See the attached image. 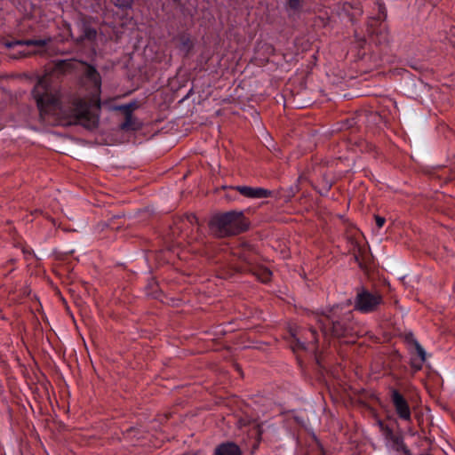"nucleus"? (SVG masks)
Listing matches in <instances>:
<instances>
[{"label":"nucleus","mask_w":455,"mask_h":455,"mask_svg":"<svg viewBox=\"0 0 455 455\" xmlns=\"http://www.w3.org/2000/svg\"><path fill=\"white\" fill-rule=\"evenodd\" d=\"M232 190L238 191L242 196L249 198H266L272 195V191L262 188H251L246 186H237L231 188Z\"/></svg>","instance_id":"6e6552de"},{"label":"nucleus","mask_w":455,"mask_h":455,"mask_svg":"<svg viewBox=\"0 0 455 455\" xmlns=\"http://www.w3.org/2000/svg\"><path fill=\"white\" fill-rule=\"evenodd\" d=\"M391 401L398 416L403 419L409 420L411 419L409 403L398 390H391Z\"/></svg>","instance_id":"423d86ee"},{"label":"nucleus","mask_w":455,"mask_h":455,"mask_svg":"<svg viewBox=\"0 0 455 455\" xmlns=\"http://www.w3.org/2000/svg\"><path fill=\"white\" fill-rule=\"evenodd\" d=\"M25 40H13V44L16 45H24Z\"/></svg>","instance_id":"bb28decb"},{"label":"nucleus","mask_w":455,"mask_h":455,"mask_svg":"<svg viewBox=\"0 0 455 455\" xmlns=\"http://www.w3.org/2000/svg\"><path fill=\"white\" fill-rule=\"evenodd\" d=\"M3 44L6 47V48H12L15 46V44H13V41H9V40H4L3 41Z\"/></svg>","instance_id":"393cba45"},{"label":"nucleus","mask_w":455,"mask_h":455,"mask_svg":"<svg viewBox=\"0 0 455 455\" xmlns=\"http://www.w3.org/2000/svg\"><path fill=\"white\" fill-rule=\"evenodd\" d=\"M80 65L84 67V77L100 93L101 76L99 71L94 66L85 61H80ZM100 108L101 102L99 94H97L95 99H91L90 100L81 98L74 99L72 106L68 111L60 110L61 116L60 117L59 124L62 125L79 124L87 130H94L99 126V112Z\"/></svg>","instance_id":"f257e3e1"},{"label":"nucleus","mask_w":455,"mask_h":455,"mask_svg":"<svg viewBox=\"0 0 455 455\" xmlns=\"http://www.w3.org/2000/svg\"><path fill=\"white\" fill-rule=\"evenodd\" d=\"M315 362L320 368H324L323 365V358L321 355H315Z\"/></svg>","instance_id":"5701e85b"},{"label":"nucleus","mask_w":455,"mask_h":455,"mask_svg":"<svg viewBox=\"0 0 455 455\" xmlns=\"http://www.w3.org/2000/svg\"><path fill=\"white\" fill-rule=\"evenodd\" d=\"M258 427V435H260L262 434V429H261V427L259 425L257 426Z\"/></svg>","instance_id":"c85d7f7f"},{"label":"nucleus","mask_w":455,"mask_h":455,"mask_svg":"<svg viewBox=\"0 0 455 455\" xmlns=\"http://www.w3.org/2000/svg\"><path fill=\"white\" fill-rule=\"evenodd\" d=\"M109 227L112 228V229H118L119 227H116L113 223H110L109 224Z\"/></svg>","instance_id":"473e14b6"},{"label":"nucleus","mask_w":455,"mask_h":455,"mask_svg":"<svg viewBox=\"0 0 455 455\" xmlns=\"http://www.w3.org/2000/svg\"><path fill=\"white\" fill-rule=\"evenodd\" d=\"M132 4L133 0H116L115 5L123 10H128L132 9Z\"/></svg>","instance_id":"dca6fc26"},{"label":"nucleus","mask_w":455,"mask_h":455,"mask_svg":"<svg viewBox=\"0 0 455 455\" xmlns=\"http://www.w3.org/2000/svg\"><path fill=\"white\" fill-rule=\"evenodd\" d=\"M81 29L83 34L76 38V42L77 44H82L84 40L94 41L97 37V30L92 27V18L83 16L80 20Z\"/></svg>","instance_id":"0eeeda50"},{"label":"nucleus","mask_w":455,"mask_h":455,"mask_svg":"<svg viewBox=\"0 0 455 455\" xmlns=\"http://www.w3.org/2000/svg\"><path fill=\"white\" fill-rule=\"evenodd\" d=\"M52 41L51 37L46 39H27L24 42V45L27 46H38L44 47Z\"/></svg>","instance_id":"2eb2a0df"},{"label":"nucleus","mask_w":455,"mask_h":455,"mask_svg":"<svg viewBox=\"0 0 455 455\" xmlns=\"http://www.w3.org/2000/svg\"><path fill=\"white\" fill-rule=\"evenodd\" d=\"M185 218L190 222L193 223V220L197 222V219L195 214H186Z\"/></svg>","instance_id":"b1692460"},{"label":"nucleus","mask_w":455,"mask_h":455,"mask_svg":"<svg viewBox=\"0 0 455 455\" xmlns=\"http://www.w3.org/2000/svg\"><path fill=\"white\" fill-rule=\"evenodd\" d=\"M133 430H135V427H130L129 429H127V431H126V432H132V431H133Z\"/></svg>","instance_id":"f704fd0d"},{"label":"nucleus","mask_w":455,"mask_h":455,"mask_svg":"<svg viewBox=\"0 0 455 455\" xmlns=\"http://www.w3.org/2000/svg\"><path fill=\"white\" fill-rule=\"evenodd\" d=\"M81 60L75 59L61 60L54 62L48 73L40 77L32 90V96L36 102L40 119L45 121L50 115H56L59 110V100L50 92L52 76H63L77 69Z\"/></svg>","instance_id":"f03ea898"},{"label":"nucleus","mask_w":455,"mask_h":455,"mask_svg":"<svg viewBox=\"0 0 455 455\" xmlns=\"http://www.w3.org/2000/svg\"><path fill=\"white\" fill-rule=\"evenodd\" d=\"M139 107L140 105L137 101H132L129 104L117 106L115 108L121 111L123 114L130 115L132 114L134 110L139 108Z\"/></svg>","instance_id":"ddd939ff"},{"label":"nucleus","mask_w":455,"mask_h":455,"mask_svg":"<svg viewBox=\"0 0 455 455\" xmlns=\"http://www.w3.org/2000/svg\"><path fill=\"white\" fill-rule=\"evenodd\" d=\"M124 121L119 125V129L124 132H135L142 128V123L136 118L133 114H124Z\"/></svg>","instance_id":"1a4fd4ad"},{"label":"nucleus","mask_w":455,"mask_h":455,"mask_svg":"<svg viewBox=\"0 0 455 455\" xmlns=\"http://www.w3.org/2000/svg\"><path fill=\"white\" fill-rule=\"evenodd\" d=\"M252 273L262 282H267L272 274L271 271L266 267L256 268Z\"/></svg>","instance_id":"4468645a"},{"label":"nucleus","mask_w":455,"mask_h":455,"mask_svg":"<svg viewBox=\"0 0 455 455\" xmlns=\"http://www.w3.org/2000/svg\"><path fill=\"white\" fill-rule=\"evenodd\" d=\"M374 219L376 220V224L379 228H382L383 225L385 224L386 222V220L385 218L379 216V215H374Z\"/></svg>","instance_id":"4be33fe9"},{"label":"nucleus","mask_w":455,"mask_h":455,"mask_svg":"<svg viewBox=\"0 0 455 455\" xmlns=\"http://www.w3.org/2000/svg\"><path fill=\"white\" fill-rule=\"evenodd\" d=\"M328 323L321 322V330L326 335L330 334L332 338L341 339L354 336V329L345 320H336L327 315Z\"/></svg>","instance_id":"39448f33"},{"label":"nucleus","mask_w":455,"mask_h":455,"mask_svg":"<svg viewBox=\"0 0 455 455\" xmlns=\"http://www.w3.org/2000/svg\"><path fill=\"white\" fill-rule=\"evenodd\" d=\"M37 53H41V52L35 51V52H28V53H25V52H20L19 53V55H20V57H27V56H28V55H30V54H37Z\"/></svg>","instance_id":"a878e982"},{"label":"nucleus","mask_w":455,"mask_h":455,"mask_svg":"<svg viewBox=\"0 0 455 455\" xmlns=\"http://www.w3.org/2000/svg\"><path fill=\"white\" fill-rule=\"evenodd\" d=\"M392 447L397 451H403L404 455H412L410 450L406 447L403 443V437L401 433L396 434V435L391 440Z\"/></svg>","instance_id":"9b49d317"},{"label":"nucleus","mask_w":455,"mask_h":455,"mask_svg":"<svg viewBox=\"0 0 455 455\" xmlns=\"http://www.w3.org/2000/svg\"><path fill=\"white\" fill-rule=\"evenodd\" d=\"M380 426L382 427V430L384 431V435L387 439L391 441L396 435V434H395L389 427H384L382 423L380 424Z\"/></svg>","instance_id":"a211bd4d"},{"label":"nucleus","mask_w":455,"mask_h":455,"mask_svg":"<svg viewBox=\"0 0 455 455\" xmlns=\"http://www.w3.org/2000/svg\"><path fill=\"white\" fill-rule=\"evenodd\" d=\"M215 455H242V451L235 443L228 442L216 448Z\"/></svg>","instance_id":"9d476101"},{"label":"nucleus","mask_w":455,"mask_h":455,"mask_svg":"<svg viewBox=\"0 0 455 455\" xmlns=\"http://www.w3.org/2000/svg\"><path fill=\"white\" fill-rule=\"evenodd\" d=\"M22 252L23 253H28V254H31V251H28L25 247L22 248Z\"/></svg>","instance_id":"7c9ffc66"},{"label":"nucleus","mask_w":455,"mask_h":455,"mask_svg":"<svg viewBox=\"0 0 455 455\" xmlns=\"http://www.w3.org/2000/svg\"><path fill=\"white\" fill-rule=\"evenodd\" d=\"M250 221L243 212L230 211L213 215L209 221L212 234L219 238L235 236L245 232Z\"/></svg>","instance_id":"7ed1b4c3"},{"label":"nucleus","mask_w":455,"mask_h":455,"mask_svg":"<svg viewBox=\"0 0 455 455\" xmlns=\"http://www.w3.org/2000/svg\"><path fill=\"white\" fill-rule=\"evenodd\" d=\"M415 349L417 351V354L419 357V360H421V362H425L426 361V358H427V355H426V352L425 350L423 349V347L420 346V344H417L415 347Z\"/></svg>","instance_id":"6ab92c4d"},{"label":"nucleus","mask_w":455,"mask_h":455,"mask_svg":"<svg viewBox=\"0 0 455 455\" xmlns=\"http://www.w3.org/2000/svg\"><path fill=\"white\" fill-rule=\"evenodd\" d=\"M287 5L293 11H299L302 7V0H287Z\"/></svg>","instance_id":"f3484780"},{"label":"nucleus","mask_w":455,"mask_h":455,"mask_svg":"<svg viewBox=\"0 0 455 455\" xmlns=\"http://www.w3.org/2000/svg\"><path fill=\"white\" fill-rule=\"evenodd\" d=\"M404 340L408 344H411L413 347H415L419 342L414 339L412 332H408L404 335Z\"/></svg>","instance_id":"412c9836"},{"label":"nucleus","mask_w":455,"mask_h":455,"mask_svg":"<svg viewBox=\"0 0 455 455\" xmlns=\"http://www.w3.org/2000/svg\"><path fill=\"white\" fill-rule=\"evenodd\" d=\"M47 219L51 221V223H52L53 225L56 224V221L53 218H51V217H47Z\"/></svg>","instance_id":"c756f323"},{"label":"nucleus","mask_w":455,"mask_h":455,"mask_svg":"<svg viewBox=\"0 0 455 455\" xmlns=\"http://www.w3.org/2000/svg\"><path fill=\"white\" fill-rule=\"evenodd\" d=\"M67 213H68V215L69 217H73V216H75V214H74L73 212H71L70 211H68V210H67Z\"/></svg>","instance_id":"72a5a7b5"},{"label":"nucleus","mask_w":455,"mask_h":455,"mask_svg":"<svg viewBox=\"0 0 455 455\" xmlns=\"http://www.w3.org/2000/svg\"><path fill=\"white\" fill-rule=\"evenodd\" d=\"M251 271V269L249 268V267L246 266H237V265H231L228 268V270L221 275L222 278H228L231 277L235 273H244L246 271Z\"/></svg>","instance_id":"f8f14e48"},{"label":"nucleus","mask_w":455,"mask_h":455,"mask_svg":"<svg viewBox=\"0 0 455 455\" xmlns=\"http://www.w3.org/2000/svg\"><path fill=\"white\" fill-rule=\"evenodd\" d=\"M382 302L383 298L380 294L371 293L364 287H359L357 288L354 308L362 313H370L377 310Z\"/></svg>","instance_id":"20e7f679"},{"label":"nucleus","mask_w":455,"mask_h":455,"mask_svg":"<svg viewBox=\"0 0 455 455\" xmlns=\"http://www.w3.org/2000/svg\"><path fill=\"white\" fill-rule=\"evenodd\" d=\"M355 260H356V261H358V262H359V266H360V267H361V268H365L364 264H363V262L359 261V259H358V257H357V256H355Z\"/></svg>","instance_id":"cd10ccee"},{"label":"nucleus","mask_w":455,"mask_h":455,"mask_svg":"<svg viewBox=\"0 0 455 455\" xmlns=\"http://www.w3.org/2000/svg\"><path fill=\"white\" fill-rule=\"evenodd\" d=\"M425 362H421V360H416V359H412L411 361V368L415 371H420L423 367V363Z\"/></svg>","instance_id":"aec40b11"},{"label":"nucleus","mask_w":455,"mask_h":455,"mask_svg":"<svg viewBox=\"0 0 455 455\" xmlns=\"http://www.w3.org/2000/svg\"><path fill=\"white\" fill-rule=\"evenodd\" d=\"M235 367L238 371L242 372L241 367L239 366L238 363H235Z\"/></svg>","instance_id":"2f4dec72"}]
</instances>
